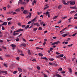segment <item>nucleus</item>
I'll return each instance as SVG.
<instances>
[{
    "mask_svg": "<svg viewBox=\"0 0 77 77\" xmlns=\"http://www.w3.org/2000/svg\"><path fill=\"white\" fill-rule=\"evenodd\" d=\"M23 30H24L23 29H20L16 31H14V33H15L16 32H23Z\"/></svg>",
    "mask_w": 77,
    "mask_h": 77,
    "instance_id": "obj_1",
    "label": "nucleus"
},
{
    "mask_svg": "<svg viewBox=\"0 0 77 77\" xmlns=\"http://www.w3.org/2000/svg\"><path fill=\"white\" fill-rule=\"evenodd\" d=\"M75 2L74 1H70V4L71 5H75Z\"/></svg>",
    "mask_w": 77,
    "mask_h": 77,
    "instance_id": "obj_2",
    "label": "nucleus"
},
{
    "mask_svg": "<svg viewBox=\"0 0 77 77\" xmlns=\"http://www.w3.org/2000/svg\"><path fill=\"white\" fill-rule=\"evenodd\" d=\"M11 46L13 47V50H14V49H15V47H16V45H14L13 44L11 45Z\"/></svg>",
    "mask_w": 77,
    "mask_h": 77,
    "instance_id": "obj_3",
    "label": "nucleus"
},
{
    "mask_svg": "<svg viewBox=\"0 0 77 77\" xmlns=\"http://www.w3.org/2000/svg\"><path fill=\"white\" fill-rule=\"evenodd\" d=\"M2 73H4L5 74H7V72L6 71H1L0 70V74H1Z\"/></svg>",
    "mask_w": 77,
    "mask_h": 77,
    "instance_id": "obj_4",
    "label": "nucleus"
},
{
    "mask_svg": "<svg viewBox=\"0 0 77 77\" xmlns=\"http://www.w3.org/2000/svg\"><path fill=\"white\" fill-rule=\"evenodd\" d=\"M49 64H50L51 65L53 66V65H54L55 66H57V64H55V63H49Z\"/></svg>",
    "mask_w": 77,
    "mask_h": 77,
    "instance_id": "obj_5",
    "label": "nucleus"
},
{
    "mask_svg": "<svg viewBox=\"0 0 77 77\" xmlns=\"http://www.w3.org/2000/svg\"><path fill=\"white\" fill-rule=\"evenodd\" d=\"M45 7L44 8V10H46L48 8H49V6H48V5H45Z\"/></svg>",
    "mask_w": 77,
    "mask_h": 77,
    "instance_id": "obj_6",
    "label": "nucleus"
},
{
    "mask_svg": "<svg viewBox=\"0 0 77 77\" xmlns=\"http://www.w3.org/2000/svg\"><path fill=\"white\" fill-rule=\"evenodd\" d=\"M28 11L26 10H24L23 12V13L24 14H27Z\"/></svg>",
    "mask_w": 77,
    "mask_h": 77,
    "instance_id": "obj_7",
    "label": "nucleus"
},
{
    "mask_svg": "<svg viewBox=\"0 0 77 77\" xmlns=\"http://www.w3.org/2000/svg\"><path fill=\"white\" fill-rule=\"evenodd\" d=\"M2 26H6L7 25V22H4L2 24Z\"/></svg>",
    "mask_w": 77,
    "mask_h": 77,
    "instance_id": "obj_8",
    "label": "nucleus"
},
{
    "mask_svg": "<svg viewBox=\"0 0 77 77\" xmlns=\"http://www.w3.org/2000/svg\"><path fill=\"white\" fill-rule=\"evenodd\" d=\"M36 3V0H34L32 2V6H34V4Z\"/></svg>",
    "mask_w": 77,
    "mask_h": 77,
    "instance_id": "obj_9",
    "label": "nucleus"
},
{
    "mask_svg": "<svg viewBox=\"0 0 77 77\" xmlns=\"http://www.w3.org/2000/svg\"><path fill=\"white\" fill-rule=\"evenodd\" d=\"M29 15H28L27 16H26V18H30V17H31V13H29Z\"/></svg>",
    "mask_w": 77,
    "mask_h": 77,
    "instance_id": "obj_10",
    "label": "nucleus"
},
{
    "mask_svg": "<svg viewBox=\"0 0 77 77\" xmlns=\"http://www.w3.org/2000/svg\"><path fill=\"white\" fill-rule=\"evenodd\" d=\"M21 45L22 46H23L24 47H26V44L24 43H22Z\"/></svg>",
    "mask_w": 77,
    "mask_h": 77,
    "instance_id": "obj_11",
    "label": "nucleus"
},
{
    "mask_svg": "<svg viewBox=\"0 0 77 77\" xmlns=\"http://www.w3.org/2000/svg\"><path fill=\"white\" fill-rule=\"evenodd\" d=\"M18 71L19 72H22V69L21 68H18Z\"/></svg>",
    "mask_w": 77,
    "mask_h": 77,
    "instance_id": "obj_12",
    "label": "nucleus"
},
{
    "mask_svg": "<svg viewBox=\"0 0 77 77\" xmlns=\"http://www.w3.org/2000/svg\"><path fill=\"white\" fill-rule=\"evenodd\" d=\"M20 10H21V9L20 8H19L16 9L15 11L16 12H19V11H20Z\"/></svg>",
    "mask_w": 77,
    "mask_h": 77,
    "instance_id": "obj_13",
    "label": "nucleus"
},
{
    "mask_svg": "<svg viewBox=\"0 0 77 77\" xmlns=\"http://www.w3.org/2000/svg\"><path fill=\"white\" fill-rule=\"evenodd\" d=\"M34 25H35L37 26H39V24L38 23H34Z\"/></svg>",
    "mask_w": 77,
    "mask_h": 77,
    "instance_id": "obj_14",
    "label": "nucleus"
},
{
    "mask_svg": "<svg viewBox=\"0 0 77 77\" xmlns=\"http://www.w3.org/2000/svg\"><path fill=\"white\" fill-rule=\"evenodd\" d=\"M68 69L69 71V72L70 73H72V69H71L70 68H68Z\"/></svg>",
    "mask_w": 77,
    "mask_h": 77,
    "instance_id": "obj_15",
    "label": "nucleus"
},
{
    "mask_svg": "<svg viewBox=\"0 0 77 77\" xmlns=\"http://www.w3.org/2000/svg\"><path fill=\"white\" fill-rule=\"evenodd\" d=\"M63 5H67V3L64 1H63Z\"/></svg>",
    "mask_w": 77,
    "mask_h": 77,
    "instance_id": "obj_16",
    "label": "nucleus"
},
{
    "mask_svg": "<svg viewBox=\"0 0 77 77\" xmlns=\"http://www.w3.org/2000/svg\"><path fill=\"white\" fill-rule=\"evenodd\" d=\"M19 35V33H13V36H15V35Z\"/></svg>",
    "mask_w": 77,
    "mask_h": 77,
    "instance_id": "obj_17",
    "label": "nucleus"
},
{
    "mask_svg": "<svg viewBox=\"0 0 77 77\" xmlns=\"http://www.w3.org/2000/svg\"><path fill=\"white\" fill-rule=\"evenodd\" d=\"M68 18V17L67 16H65L61 18V19L62 20H64V19H65V18Z\"/></svg>",
    "mask_w": 77,
    "mask_h": 77,
    "instance_id": "obj_18",
    "label": "nucleus"
},
{
    "mask_svg": "<svg viewBox=\"0 0 77 77\" xmlns=\"http://www.w3.org/2000/svg\"><path fill=\"white\" fill-rule=\"evenodd\" d=\"M42 58L43 59H45L46 60H48V58L46 57H42Z\"/></svg>",
    "mask_w": 77,
    "mask_h": 77,
    "instance_id": "obj_19",
    "label": "nucleus"
},
{
    "mask_svg": "<svg viewBox=\"0 0 77 77\" xmlns=\"http://www.w3.org/2000/svg\"><path fill=\"white\" fill-rule=\"evenodd\" d=\"M67 36V34H65L62 35V36L63 37H65V36Z\"/></svg>",
    "mask_w": 77,
    "mask_h": 77,
    "instance_id": "obj_20",
    "label": "nucleus"
},
{
    "mask_svg": "<svg viewBox=\"0 0 77 77\" xmlns=\"http://www.w3.org/2000/svg\"><path fill=\"white\" fill-rule=\"evenodd\" d=\"M22 5H27V3H26V2H24L21 3Z\"/></svg>",
    "mask_w": 77,
    "mask_h": 77,
    "instance_id": "obj_21",
    "label": "nucleus"
},
{
    "mask_svg": "<svg viewBox=\"0 0 77 77\" xmlns=\"http://www.w3.org/2000/svg\"><path fill=\"white\" fill-rule=\"evenodd\" d=\"M29 26H30V25H28L26 26V27H25V29H28V28L29 27Z\"/></svg>",
    "mask_w": 77,
    "mask_h": 77,
    "instance_id": "obj_22",
    "label": "nucleus"
},
{
    "mask_svg": "<svg viewBox=\"0 0 77 77\" xmlns=\"http://www.w3.org/2000/svg\"><path fill=\"white\" fill-rule=\"evenodd\" d=\"M38 56H43V54L40 53H38Z\"/></svg>",
    "mask_w": 77,
    "mask_h": 77,
    "instance_id": "obj_23",
    "label": "nucleus"
},
{
    "mask_svg": "<svg viewBox=\"0 0 77 77\" xmlns=\"http://www.w3.org/2000/svg\"><path fill=\"white\" fill-rule=\"evenodd\" d=\"M59 17V16H54L53 18V19H56V18H57Z\"/></svg>",
    "mask_w": 77,
    "mask_h": 77,
    "instance_id": "obj_24",
    "label": "nucleus"
},
{
    "mask_svg": "<svg viewBox=\"0 0 77 77\" xmlns=\"http://www.w3.org/2000/svg\"><path fill=\"white\" fill-rule=\"evenodd\" d=\"M12 20V18L11 17L7 19V20H8V21H9V20Z\"/></svg>",
    "mask_w": 77,
    "mask_h": 77,
    "instance_id": "obj_25",
    "label": "nucleus"
},
{
    "mask_svg": "<svg viewBox=\"0 0 77 77\" xmlns=\"http://www.w3.org/2000/svg\"><path fill=\"white\" fill-rule=\"evenodd\" d=\"M56 76L58 77H62V76H60V75H59V74H57Z\"/></svg>",
    "mask_w": 77,
    "mask_h": 77,
    "instance_id": "obj_26",
    "label": "nucleus"
},
{
    "mask_svg": "<svg viewBox=\"0 0 77 77\" xmlns=\"http://www.w3.org/2000/svg\"><path fill=\"white\" fill-rule=\"evenodd\" d=\"M45 14L47 15H47L49 14V12H48V11H47L46 12V13H45Z\"/></svg>",
    "mask_w": 77,
    "mask_h": 77,
    "instance_id": "obj_27",
    "label": "nucleus"
},
{
    "mask_svg": "<svg viewBox=\"0 0 77 77\" xmlns=\"http://www.w3.org/2000/svg\"><path fill=\"white\" fill-rule=\"evenodd\" d=\"M21 9L22 10V11H23L24 10V8L23 7H22L21 8Z\"/></svg>",
    "mask_w": 77,
    "mask_h": 77,
    "instance_id": "obj_28",
    "label": "nucleus"
},
{
    "mask_svg": "<svg viewBox=\"0 0 77 77\" xmlns=\"http://www.w3.org/2000/svg\"><path fill=\"white\" fill-rule=\"evenodd\" d=\"M37 29H38V28H35L33 29V30L34 31H36V30H37Z\"/></svg>",
    "mask_w": 77,
    "mask_h": 77,
    "instance_id": "obj_29",
    "label": "nucleus"
},
{
    "mask_svg": "<svg viewBox=\"0 0 77 77\" xmlns=\"http://www.w3.org/2000/svg\"><path fill=\"white\" fill-rule=\"evenodd\" d=\"M16 41H19V38H18V37H17L16 38Z\"/></svg>",
    "mask_w": 77,
    "mask_h": 77,
    "instance_id": "obj_30",
    "label": "nucleus"
},
{
    "mask_svg": "<svg viewBox=\"0 0 77 77\" xmlns=\"http://www.w3.org/2000/svg\"><path fill=\"white\" fill-rule=\"evenodd\" d=\"M42 75H46V74L45 73H44V72H42Z\"/></svg>",
    "mask_w": 77,
    "mask_h": 77,
    "instance_id": "obj_31",
    "label": "nucleus"
},
{
    "mask_svg": "<svg viewBox=\"0 0 77 77\" xmlns=\"http://www.w3.org/2000/svg\"><path fill=\"white\" fill-rule=\"evenodd\" d=\"M26 3H28L30 2V0H25Z\"/></svg>",
    "mask_w": 77,
    "mask_h": 77,
    "instance_id": "obj_32",
    "label": "nucleus"
},
{
    "mask_svg": "<svg viewBox=\"0 0 77 77\" xmlns=\"http://www.w3.org/2000/svg\"><path fill=\"white\" fill-rule=\"evenodd\" d=\"M62 22V20H60L59 21H58L57 22V23L58 24H60V23H61V22Z\"/></svg>",
    "mask_w": 77,
    "mask_h": 77,
    "instance_id": "obj_33",
    "label": "nucleus"
},
{
    "mask_svg": "<svg viewBox=\"0 0 77 77\" xmlns=\"http://www.w3.org/2000/svg\"><path fill=\"white\" fill-rule=\"evenodd\" d=\"M50 60H51V61H53L54 60V58H50L49 59Z\"/></svg>",
    "mask_w": 77,
    "mask_h": 77,
    "instance_id": "obj_34",
    "label": "nucleus"
},
{
    "mask_svg": "<svg viewBox=\"0 0 77 77\" xmlns=\"http://www.w3.org/2000/svg\"><path fill=\"white\" fill-rule=\"evenodd\" d=\"M74 12H75V11H72L70 12V14H73Z\"/></svg>",
    "mask_w": 77,
    "mask_h": 77,
    "instance_id": "obj_35",
    "label": "nucleus"
},
{
    "mask_svg": "<svg viewBox=\"0 0 77 77\" xmlns=\"http://www.w3.org/2000/svg\"><path fill=\"white\" fill-rule=\"evenodd\" d=\"M11 29L14 30L15 29V27L14 26H12L11 28Z\"/></svg>",
    "mask_w": 77,
    "mask_h": 77,
    "instance_id": "obj_36",
    "label": "nucleus"
},
{
    "mask_svg": "<svg viewBox=\"0 0 77 77\" xmlns=\"http://www.w3.org/2000/svg\"><path fill=\"white\" fill-rule=\"evenodd\" d=\"M72 8H73V9H76L77 8L76 7V6H75V7H72Z\"/></svg>",
    "mask_w": 77,
    "mask_h": 77,
    "instance_id": "obj_37",
    "label": "nucleus"
},
{
    "mask_svg": "<svg viewBox=\"0 0 77 77\" xmlns=\"http://www.w3.org/2000/svg\"><path fill=\"white\" fill-rule=\"evenodd\" d=\"M19 3H22V0H19L18 2Z\"/></svg>",
    "mask_w": 77,
    "mask_h": 77,
    "instance_id": "obj_38",
    "label": "nucleus"
},
{
    "mask_svg": "<svg viewBox=\"0 0 77 77\" xmlns=\"http://www.w3.org/2000/svg\"><path fill=\"white\" fill-rule=\"evenodd\" d=\"M38 30H42V28L39 27L38 29Z\"/></svg>",
    "mask_w": 77,
    "mask_h": 77,
    "instance_id": "obj_39",
    "label": "nucleus"
},
{
    "mask_svg": "<svg viewBox=\"0 0 77 77\" xmlns=\"http://www.w3.org/2000/svg\"><path fill=\"white\" fill-rule=\"evenodd\" d=\"M60 57H63V54H60Z\"/></svg>",
    "mask_w": 77,
    "mask_h": 77,
    "instance_id": "obj_40",
    "label": "nucleus"
},
{
    "mask_svg": "<svg viewBox=\"0 0 77 77\" xmlns=\"http://www.w3.org/2000/svg\"><path fill=\"white\" fill-rule=\"evenodd\" d=\"M36 59H32V61L33 62H35V61H36Z\"/></svg>",
    "mask_w": 77,
    "mask_h": 77,
    "instance_id": "obj_41",
    "label": "nucleus"
},
{
    "mask_svg": "<svg viewBox=\"0 0 77 77\" xmlns=\"http://www.w3.org/2000/svg\"><path fill=\"white\" fill-rule=\"evenodd\" d=\"M28 53L29 54H30V51L29 50L28 51Z\"/></svg>",
    "mask_w": 77,
    "mask_h": 77,
    "instance_id": "obj_42",
    "label": "nucleus"
},
{
    "mask_svg": "<svg viewBox=\"0 0 77 77\" xmlns=\"http://www.w3.org/2000/svg\"><path fill=\"white\" fill-rule=\"evenodd\" d=\"M77 35V33H75V34H73L72 35V36H73V37L75 36V35Z\"/></svg>",
    "mask_w": 77,
    "mask_h": 77,
    "instance_id": "obj_43",
    "label": "nucleus"
},
{
    "mask_svg": "<svg viewBox=\"0 0 77 77\" xmlns=\"http://www.w3.org/2000/svg\"><path fill=\"white\" fill-rule=\"evenodd\" d=\"M62 8L61 5H59L58 7V9H60V8Z\"/></svg>",
    "mask_w": 77,
    "mask_h": 77,
    "instance_id": "obj_44",
    "label": "nucleus"
},
{
    "mask_svg": "<svg viewBox=\"0 0 77 77\" xmlns=\"http://www.w3.org/2000/svg\"><path fill=\"white\" fill-rule=\"evenodd\" d=\"M72 45H73V44H70L69 45H68V47H71V46H72Z\"/></svg>",
    "mask_w": 77,
    "mask_h": 77,
    "instance_id": "obj_45",
    "label": "nucleus"
},
{
    "mask_svg": "<svg viewBox=\"0 0 77 77\" xmlns=\"http://www.w3.org/2000/svg\"><path fill=\"white\" fill-rule=\"evenodd\" d=\"M12 13L13 15H14V14H17V13L15 12H12Z\"/></svg>",
    "mask_w": 77,
    "mask_h": 77,
    "instance_id": "obj_46",
    "label": "nucleus"
},
{
    "mask_svg": "<svg viewBox=\"0 0 77 77\" xmlns=\"http://www.w3.org/2000/svg\"><path fill=\"white\" fill-rule=\"evenodd\" d=\"M62 68H60L58 70V71H62Z\"/></svg>",
    "mask_w": 77,
    "mask_h": 77,
    "instance_id": "obj_47",
    "label": "nucleus"
},
{
    "mask_svg": "<svg viewBox=\"0 0 77 77\" xmlns=\"http://www.w3.org/2000/svg\"><path fill=\"white\" fill-rule=\"evenodd\" d=\"M7 7L8 8H11V6L9 5H7Z\"/></svg>",
    "mask_w": 77,
    "mask_h": 77,
    "instance_id": "obj_48",
    "label": "nucleus"
},
{
    "mask_svg": "<svg viewBox=\"0 0 77 77\" xmlns=\"http://www.w3.org/2000/svg\"><path fill=\"white\" fill-rule=\"evenodd\" d=\"M18 24L19 26H21V23H18Z\"/></svg>",
    "mask_w": 77,
    "mask_h": 77,
    "instance_id": "obj_49",
    "label": "nucleus"
},
{
    "mask_svg": "<svg viewBox=\"0 0 77 77\" xmlns=\"http://www.w3.org/2000/svg\"><path fill=\"white\" fill-rule=\"evenodd\" d=\"M43 23H44L43 21H42V22L40 23V24L41 25V26H42V25L43 24Z\"/></svg>",
    "mask_w": 77,
    "mask_h": 77,
    "instance_id": "obj_50",
    "label": "nucleus"
},
{
    "mask_svg": "<svg viewBox=\"0 0 77 77\" xmlns=\"http://www.w3.org/2000/svg\"><path fill=\"white\" fill-rule=\"evenodd\" d=\"M72 17H70L69 19L68 20H72Z\"/></svg>",
    "mask_w": 77,
    "mask_h": 77,
    "instance_id": "obj_51",
    "label": "nucleus"
},
{
    "mask_svg": "<svg viewBox=\"0 0 77 77\" xmlns=\"http://www.w3.org/2000/svg\"><path fill=\"white\" fill-rule=\"evenodd\" d=\"M16 59L17 60H20V58H19V57H17L16 58Z\"/></svg>",
    "mask_w": 77,
    "mask_h": 77,
    "instance_id": "obj_52",
    "label": "nucleus"
},
{
    "mask_svg": "<svg viewBox=\"0 0 77 77\" xmlns=\"http://www.w3.org/2000/svg\"><path fill=\"white\" fill-rule=\"evenodd\" d=\"M36 50H40V48H39L38 47H36Z\"/></svg>",
    "mask_w": 77,
    "mask_h": 77,
    "instance_id": "obj_53",
    "label": "nucleus"
},
{
    "mask_svg": "<svg viewBox=\"0 0 77 77\" xmlns=\"http://www.w3.org/2000/svg\"><path fill=\"white\" fill-rule=\"evenodd\" d=\"M2 29L3 30H5V27H4L3 26L2 27Z\"/></svg>",
    "mask_w": 77,
    "mask_h": 77,
    "instance_id": "obj_54",
    "label": "nucleus"
},
{
    "mask_svg": "<svg viewBox=\"0 0 77 77\" xmlns=\"http://www.w3.org/2000/svg\"><path fill=\"white\" fill-rule=\"evenodd\" d=\"M32 23V21H29L28 23H27V24H30V23Z\"/></svg>",
    "mask_w": 77,
    "mask_h": 77,
    "instance_id": "obj_55",
    "label": "nucleus"
},
{
    "mask_svg": "<svg viewBox=\"0 0 77 77\" xmlns=\"http://www.w3.org/2000/svg\"><path fill=\"white\" fill-rule=\"evenodd\" d=\"M54 43H60V41H57L56 42H54Z\"/></svg>",
    "mask_w": 77,
    "mask_h": 77,
    "instance_id": "obj_56",
    "label": "nucleus"
},
{
    "mask_svg": "<svg viewBox=\"0 0 77 77\" xmlns=\"http://www.w3.org/2000/svg\"><path fill=\"white\" fill-rule=\"evenodd\" d=\"M17 71H15L13 73L15 74L17 73Z\"/></svg>",
    "mask_w": 77,
    "mask_h": 77,
    "instance_id": "obj_57",
    "label": "nucleus"
},
{
    "mask_svg": "<svg viewBox=\"0 0 77 77\" xmlns=\"http://www.w3.org/2000/svg\"><path fill=\"white\" fill-rule=\"evenodd\" d=\"M3 9L4 11H6V7H4Z\"/></svg>",
    "mask_w": 77,
    "mask_h": 77,
    "instance_id": "obj_58",
    "label": "nucleus"
},
{
    "mask_svg": "<svg viewBox=\"0 0 77 77\" xmlns=\"http://www.w3.org/2000/svg\"><path fill=\"white\" fill-rule=\"evenodd\" d=\"M0 60H3V58H2V57L0 56Z\"/></svg>",
    "mask_w": 77,
    "mask_h": 77,
    "instance_id": "obj_59",
    "label": "nucleus"
},
{
    "mask_svg": "<svg viewBox=\"0 0 77 77\" xmlns=\"http://www.w3.org/2000/svg\"><path fill=\"white\" fill-rule=\"evenodd\" d=\"M20 54V55H21V56H24V54H23V53H21V54Z\"/></svg>",
    "mask_w": 77,
    "mask_h": 77,
    "instance_id": "obj_60",
    "label": "nucleus"
},
{
    "mask_svg": "<svg viewBox=\"0 0 77 77\" xmlns=\"http://www.w3.org/2000/svg\"><path fill=\"white\" fill-rule=\"evenodd\" d=\"M53 50V48H50V51H52V50Z\"/></svg>",
    "mask_w": 77,
    "mask_h": 77,
    "instance_id": "obj_61",
    "label": "nucleus"
},
{
    "mask_svg": "<svg viewBox=\"0 0 77 77\" xmlns=\"http://www.w3.org/2000/svg\"><path fill=\"white\" fill-rule=\"evenodd\" d=\"M45 44H46V42H44L43 44V45H45Z\"/></svg>",
    "mask_w": 77,
    "mask_h": 77,
    "instance_id": "obj_62",
    "label": "nucleus"
},
{
    "mask_svg": "<svg viewBox=\"0 0 77 77\" xmlns=\"http://www.w3.org/2000/svg\"><path fill=\"white\" fill-rule=\"evenodd\" d=\"M72 61H74V59H75V57H74L72 59Z\"/></svg>",
    "mask_w": 77,
    "mask_h": 77,
    "instance_id": "obj_63",
    "label": "nucleus"
},
{
    "mask_svg": "<svg viewBox=\"0 0 77 77\" xmlns=\"http://www.w3.org/2000/svg\"><path fill=\"white\" fill-rule=\"evenodd\" d=\"M29 41H31V42H32V41H33V40H32V39H30L29 40Z\"/></svg>",
    "mask_w": 77,
    "mask_h": 77,
    "instance_id": "obj_64",
    "label": "nucleus"
}]
</instances>
